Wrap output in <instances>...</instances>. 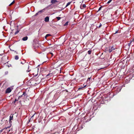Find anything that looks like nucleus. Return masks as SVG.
<instances>
[{"label": "nucleus", "instance_id": "nucleus-37", "mask_svg": "<svg viewBox=\"0 0 134 134\" xmlns=\"http://www.w3.org/2000/svg\"><path fill=\"white\" fill-rule=\"evenodd\" d=\"M80 8H81V9H83V8H81V7H80Z\"/></svg>", "mask_w": 134, "mask_h": 134}, {"label": "nucleus", "instance_id": "nucleus-12", "mask_svg": "<svg viewBox=\"0 0 134 134\" xmlns=\"http://www.w3.org/2000/svg\"><path fill=\"white\" fill-rule=\"evenodd\" d=\"M36 114V113H35L31 117L30 119V120H33V117H34V116Z\"/></svg>", "mask_w": 134, "mask_h": 134}, {"label": "nucleus", "instance_id": "nucleus-17", "mask_svg": "<svg viewBox=\"0 0 134 134\" xmlns=\"http://www.w3.org/2000/svg\"><path fill=\"white\" fill-rule=\"evenodd\" d=\"M71 3V2H68L66 4V7H67L68 5H69Z\"/></svg>", "mask_w": 134, "mask_h": 134}, {"label": "nucleus", "instance_id": "nucleus-21", "mask_svg": "<svg viewBox=\"0 0 134 134\" xmlns=\"http://www.w3.org/2000/svg\"><path fill=\"white\" fill-rule=\"evenodd\" d=\"M56 18L58 20H59L61 18L60 17H57Z\"/></svg>", "mask_w": 134, "mask_h": 134}, {"label": "nucleus", "instance_id": "nucleus-13", "mask_svg": "<svg viewBox=\"0 0 134 134\" xmlns=\"http://www.w3.org/2000/svg\"><path fill=\"white\" fill-rule=\"evenodd\" d=\"M44 9H43V10H41L38 12L40 14L42 13L44 11Z\"/></svg>", "mask_w": 134, "mask_h": 134}, {"label": "nucleus", "instance_id": "nucleus-27", "mask_svg": "<svg viewBox=\"0 0 134 134\" xmlns=\"http://www.w3.org/2000/svg\"><path fill=\"white\" fill-rule=\"evenodd\" d=\"M83 8H85L86 7V5L85 4H83Z\"/></svg>", "mask_w": 134, "mask_h": 134}, {"label": "nucleus", "instance_id": "nucleus-33", "mask_svg": "<svg viewBox=\"0 0 134 134\" xmlns=\"http://www.w3.org/2000/svg\"><path fill=\"white\" fill-rule=\"evenodd\" d=\"M2 130H0V132H2Z\"/></svg>", "mask_w": 134, "mask_h": 134}, {"label": "nucleus", "instance_id": "nucleus-22", "mask_svg": "<svg viewBox=\"0 0 134 134\" xmlns=\"http://www.w3.org/2000/svg\"><path fill=\"white\" fill-rule=\"evenodd\" d=\"M112 0H109L108 1V2H107V3L108 4H109V3H110Z\"/></svg>", "mask_w": 134, "mask_h": 134}, {"label": "nucleus", "instance_id": "nucleus-28", "mask_svg": "<svg viewBox=\"0 0 134 134\" xmlns=\"http://www.w3.org/2000/svg\"><path fill=\"white\" fill-rule=\"evenodd\" d=\"M131 42L130 43H128V46H129V47H130V44H131Z\"/></svg>", "mask_w": 134, "mask_h": 134}, {"label": "nucleus", "instance_id": "nucleus-20", "mask_svg": "<svg viewBox=\"0 0 134 134\" xmlns=\"http://www.w3.org/2000/svg\"><path fill=\"white\" fill-rule=\"evenodd\" d=\"M68 21L66 23H65V24H64V26H66V25H68Z\"/></svg>", "mask_w": 134, "mask_h": 134}, {"label": "nucleus", "instance_id": "nucleus-29", "mask_svg": "<svg viewBox=\"0 0 134 134\" xmlns=\"http://www.w3.org/2000/svg\"><path fill=\"white\" fill-rule=\"evenodd\" d=\"M10 127H6L4 129H7L8 128H9Z\"/></svg>", "mask_w": 134, "mask_h": 134}, {"label": "nucleus", "instance_id": "nucleus-32", "mask_svg": "<svg viewBox=\"0 0 134 134\" xmlns=\"http://www.w3.org/2000/svg\"><path fill=\"white\" fill-rule=\"evenodd\" d=\"M18 101V100H17L16 99H15V100L14 101V103H15L16 101Z\"/></svg>", "mask_w": 134, "mask_h": 134}, {"label": "nucleus", "instance_id": "nucleus-36", "mask_svg": "<svg viewBox=\"0 0 134 134\" xmlns=\"http://www.w3.org/2000/svg\"><path fill=\"white\" fill-rule=\"evenodd\" d=\"M83 127L82 126H81V129H83Z\"/></svg>", "mask_w": 134, "mask_h": 134}, {"label": "nucleus", "instance_id": "nucleus-3", "mask_svg": "<svg viewBox=\"0 0 134 134\" xmlns=\"http://www.w3.org/2000/svg\"><path fill=\"white\" fill-rule=\"evenodd\" d=\"M115 48L113 46L111 47V48H110L109 51V52H111L113 50H115Z\"/></svg>", "mask_w": 134, "mask_h": 134}, {"label": "nucleus", "instance_id": "nucleus-26", "mask_svg": "<svg viewBox=\"0 0 134 134\" xmlns=\"http://www.w3.org/2000/svg\"><path fill=\"white\" fill-rule=\"evenodd\" d=\"M102 8V7H100L99 8L98 10V11H99Z\"/></svg>", "mask_w": 134, "mask_h": 134}, {"label": "nucleus", "instance_id": "nucleus-8", "mask_svg": "<svg viewBox=\"0 0 134 134\" xmlns=\"http://www.w3.org/2000/svg\"><path fill=\"white\" fill-rule=\"evenodd\" d=\"M58 2L56 0H52L51 1V3L52 4L55 3L56 2Z\"/></svg>", "mask_w": 134, "mask_h": 134}, {"label": "nucleus", "instance_id": "nucleus-11", "mask_svg": "<svg viewBox=\"0 0 134 134\" xmlns=\"http://www.w3.org/2000/svg\"><path fill=\"white\" fill-rule=\"evenodd\" d=\"M51 35L50 34H47L45 36V38L46 39L48 37V36H51Z\"/></svg>", "mask_w": 134, "mask_h": 134}, {"label": "nucleus", "instance_id": "nucleus-31", "mask_svg": "<svg viewBox=\"0 0 134 134\" xmlns=\"http://www.w3.org/2000/svg\"><path fill=\"white\" fill-rule=\"evenodd\" d=\"M90 78H88V79H87V81H88V80H90Z\"/></svg>", "mask_w": 134, "mask_h": 134}, {"label": "nucleus", "instance_id": "nucleus-19", "mask_svg": "<svg viewBox=\"0 0 134 134\" xmlns=\"http://www.w3.org/2000/svg\"><path fill=\"white\" fill-rule=\"evenodd\" d=\"M92 51L91 50H89L88 51V54H91Z\"/></svg>", "mask_w": 134, "mask_h": 134}, {"label": "nucleus", "instance_id": "nucleus-23", "mask_svg": "<svg viewBox=\"0 0 134 134\" xmlns=\"http://www.w3.org/2000/svg\"><path fill=\"white\" fill-rule=\"evenodd\" d=\"M23 94H22V95H21L20 96H19L18 97V99H19V98H21L23 96Z\"/></svg>", "mask_w": 134, "mask_h": 134}, {"label": "nucleus", "instance_id": "nucleus-1", "mask_svg": "<svg viewBox=\"0 0 134 134\" xmlns=\"http://www.w3.org/2000/svg\"><path fill=\"white\" fill-rule=\"evenodd\" d=\"M21 63L22 64L24 65V67H25L26 68H27L28 70H26V72H29L31 70H29V65L28 63H26L25 62H24V63L21 62Z\"/></svg>", "mask_w": 134, "mask_h": 134}, {"label": "nucleus", "instance_id": "nucleus-35", "mask_svg": "<svg viewBox=\"0 0 134 134\" xmlns=\"http://www.w3.org/2000/svg\"><path fill=\"white\" fill-rule=\"evenodd\" d=\"M10 51H14V50H12L11 49H10Z\"/></svg>", "mask_w": 134, "mask_h": 134}, {"label": "nucleus", "instance_id": "nucleus-5", "mask_svg": "<svg viewBox=\"0 0 134 134\" xmlns=\"http://www.w3.org/2000/svg\"><path fill=\"white\" fill-rule=\"evenodd\" d=\"M13 115H12L11 114L10 116V118H9V122H11V121L13 120Z\"/></svg>", "mask_w": 134, "mask_h": 134}, {"label": "nucleus", "instance_id": "nucleus-34", "mask_svg": "<svg viewBox=\"0 0 134 134\" xmlns=\"http://www.w3.org/2000/svg\"><path fill=\"white\" fill-rule=\"evenodd\" d=\"M118 31H116V32L115 33V34H116V33H117V32H118Z\"/></svg>", "mask_w": 134, "mask_h": 134}, {"label": "nucleus", "instance_id": "nucleus-30", "mask_svg": "<svg viewBox=\"0 0 134 134\" xmlns=\"http://www.w3.org/2000/svg\"><path fill=\"white\" fill-rule=\"evenodd\" d=\"M49 54H51L52 55V56L53 55V53L51 52H49Z\"/></svg>", "mask_w": 134, "mask_h": 134}, {"label": "nucleus", "instance_id": "nucleus-15", "mask_svg": "<svg viewBox=\"0 0 134 134\" xmlns=\"http://www.w3.org/2000/svg\"><path fill=\"white\" fill-rule=\"evenodd\" d=\"M15 1L14 0L9 5V6H10L12 5L13 4H14L15 3Z\"/></svg>", "mask_w": 134, "mask_h": 134}, {"label": "nucleus", "instance_id": "nucleus-25", "mask_svg": "<svg viewBox=\"0 0 134 134\" xmlns=\"http://www.w3.org/2000/svg\"><path fill=\"white\" fill-rule=\"evenodd\" d=\"M99 24H99V26H98V28H100V27H101V26H102V24H101V23H100Z\"/></svg>", "mask_w": 134, "mask_h": 134}, {"label": "nucleus", "instance_id": "nucleus-14", "mask_svg": "<svg viewBox=\"0 0 134 134\" xmlns=\"http://www.w3.org/2000/svg\"><path fill=\"white\" fill-rule=\"evenodd\" d=\"M52 75V74H47L46 76V77H49V76H51Z\"/></svg>", "mask_w": 134, "mask_h": 134}, {"label": "nucleus", "instance_id": "nucleus-18", "mask_svg": "<svg viewBox=\"0 0 134 134\" xmlns=\"http://www.w3.org/2000/svg\"><path fill=\"white\" fill-rule=\"evenodd\" d=\"M19 30L17 29V31L14 33L15 35H16L19 32Z\"/></svg>", "mask_w": 134, "mask_h": 134}, {"label": "nucleus", "instance_id": "nucleus-2", "mask_svg": "<svg viewBox=\"0 0 134 134\" xmlns=\"http://www.w3.org/2000/svg\"><path fill=\"white\" fill-rule=\"evenodd\" d=\"M11 88L10 87H8L6 89L5 91V93H9L11 92Z\"/></svg>", "mask_w": 134, "mask_h": 134}, {"label": "nucleus", "instance_id": "nucleus-10", "mask_svg": "<svg viewBox=\"0 0 134 134\" xmlns=\"http://www.w3.org/2000/svg\"><path fill=\"white\" fill-rule=\"evenodd\" d=\"M23 95H24V96H26V98L27 97V94L26 93V92H24L23 93Z\"/></svg>", "mask_w": 134, "mask_h": 134}, {"label": "nucleus", "instance_id": "nucleus-9", "mask_svg": "<svg viewBox=\"0 0 134 134\" xmlns=\"http://www.w3.org/2000/svg\"><path fill=\"white\" fill-rule=\"evenodd\" d=\"M7 58L6 57L4 56V57H2V61L3 62V63H5V62H3L4 59H6Z\"/></svg>", "mask_w": 134, "mask_h": 134}, {"label": "nucleus", "instance_id": "nucleus-4", "mask_svg": "<svg viewBox=\"0 0 134 134\" xmlns=\"http://www.w3.org/2000/svg\"><path fill=\"white\" fill-rule=\"evenodd\" d=\"M49 18L48 16H47L45 18V21L46 22H48L49 21Z\"/></svg>", "mask_w": 134, "mask_h": 134}, {"label": "nucleus", "instance_id": "nucleus-7", "mask_svg": "<svg viewBox=\"0 0 134 134\" xmlns=\"http://www.w3.org/2000/svg\"><path fill=\"white\" fill-rule=\"evenodd\" d=\"M28 39V37L27 36H25L23 37L22 40L24 41H25L27 40Z\"/></svg>", "mask_w": 134, "mask_h": 134}, {"label": "nucleus", "instance_id": "nucleus-6", "mask_svg": "<svg viewBox=\"0 0 134 134\" xmlns=\"http://www.w3.org/2000/svg\"><path fill=\"white\" fill-rule=\"evenodd\" d=\"M86 85H84V86H83V87H82L79 88H78V90H84V88H85V87H86Z\"/></svg>", "mask_w": 134, "mask_h": 134}, {"label": "nucleus", "instance_id": "nucleus-16", "mask_svg": "<svg viewBox=\"0 0 134 134\" xmlns=\"http://www.w3.org/2000/svg\"><path fill=\"white\" fill-rule=\"evenodd\" d=\"M19 59V57L18 55H16L15 56V59L16 60H18Z\"/></svg>", "mask_w": 134, "mask_h": 134}, {"label": "nucleus", "instance_id": "nucleus-24", "mask_svg": "<svg viewBox=\"0 0 134 134\" xmlns=\"http://www.w3.org/2000/svg\"><path fill=\"white\" fill-rule=\"evenodd\" d=\"M39 14V13L38 12L37 13L35 14V16H36L37 15H38Z\"/></svg>", "mask_w": 134, "mask_h": 134}]
</instances>
